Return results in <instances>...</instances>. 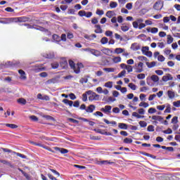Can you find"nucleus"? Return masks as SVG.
Masks as SVG:
<instances>
[{"label": "nucleus", "instance_id": "nucleus-1", "mask_svg": "<svg viewBox=\"0 0 180 180\" xmlns=\"http://www.w3.org/2000/svg\"><path fill=\"white\" fill-rule=\"evenodd\" d=\"M86 94L90 95L89 97V101H99V98H101L98 94H96V93L94 92L92 90L86 91Z\"/></svg>", "mask_w": 180, "mask_h": 180}, {"label": "nucleus", "instance_id": "nucleus-2", "mask_svg": "<svg viewBox=\"0 0 180 180\" xmlns=\"http://www.w3.org/2000/svg\"><path fill=\"white\" fill-rule=\"evenodd\" d=\"M164 8V1H158L155 3L153 5V9L155 11H161Z\"/></svg>", "mask_w": 180, "mask_h": 180}, {"label": "nucleus", "instance_id": "nucleus-3", "mask_svg": "<svg viewBox=\"0 0 180 180\" xmlns=\"http://www.w3.org/2000/svg\"><path fill=\"white\" fill-rule=\"evenodd\" d=\"M152 120H155V122H153V123H155V124H157V123H158V122H160V123H164V117H162L160 115L152 116Z\"/></svg>", "mask_w": 180, "mask_h": 180}, {"label": "nucleus", "instance_id": "nucleus-4", "mask_svg": "<svg viewBox=\"0 0 180 180\" xmlns=\"http://www.w3.org/2000/svg\"><path fill=\"white\" fill-rule=\"evenodd\" d=\"M81 68H84V65L79 63L73 68L72 70H74L75 74H79V72H81Z\"/></svg>", "mask_w": 180, "mask_h": 180}, {"label": "nucleus", "instance_id": "nucleus-5", "mask_svg": "<svg viewBox=\"0 0 180 180\" xmlns=\"http://www.w3.org/2000/svg\"><path fill=\"white\" fill-rule=\"evenodd\" d=\"M172 79H174V77L169 73H168L166 75L163 76L162 78V80L164 81V82H167L168 81H172Z\"/></svg>", "mask_w": 180, "mask_h": 180}, {"label": "nucleus", "instance_id": "nucleus-6", "mask_svg": "<svg viewBox=\"0 0 180 180\" xmlns=\"http://www.w3.org/2000/svg\"><path fill=\"white\" fill-rule=\"evenodd\" d=\"M46 68L41 67V65H37L34 67L33 70L35 72H40V71H44Z\"/></svg>", "mask_w": 180, "mask_h": 180}, {"label": "nucleus", "instance_id": "nucleus-7", "mask_svg": "<svg viewBox=\"0 0 180 180\" xmlns=\"http://www.w3.org/2000/svg\"><path fill=\"white\" fill-rule=\"evenodd\" d=\"M111 110H112V106L110 105H105L104 108H102L101 109V112H103V113H106V114L110 113Z\"/></svg>", "mask_w": 180, "mask_h": 180}, {"label": "nucleus", "instance_id": "nucleus-8", "mask_svg": "<svg viewBox=\"0 0 180 180\" xmlns=\"http://www.w3.org/2000/svg\"><path fill=\"white\" fill-rule=\"evenodd\" d=\"M91 54L95 56V57H101V56H102V52H101V51L91 49Z\"/></svg>", "mask_w": 180, "mask_h": 180}, {"label": "nucleus", "instance_id": "nucleus-9", "mask_svg": "<svg viewBox=\"0 0 180 180\" xmlns=\"http://www.w3.org/2000/svg\"><path fill=\"white\" fill-rule=\"evenodd\" d=\"M101 51L103 53V54H105V56H110V54L113 53V51L108 48H103L101 49Z\"/></svg>", "mask_w": 180, "mask_h": 180}, {"label": "nucleus", "instance_id": "nucleus-10", "mask_svg": "<svg viewBox=\"0 0 180 180\" xmlns=\"http://www.w3.org/2000/svg\"><path fill=\"white\" fill-rule=\"evenodd\" d=\"M143 65H144L143 63L141 62H139L138 63V65L136 66V72H138V73L143 72V71H144V70L143 69Z\"/></svg>", "mask_w": 180, "mask_h": 180}, {"label": "nucleus", "instance_id": "nucleus-11", "mask_svg": "<svg viewBox=\"0 0 180 180\" xmlns=\"http://www.w3.org/2000/svg\"><path fill=\"white\" fill-rule=\"evenodd\" d=\"M18 72L20 74V78L22 79V81H26L27 79V77H26V72L23 71L22 70H19Z\"/></svg>", "mask_w": 180, "mask_h": 180}, {"label": "nucleus", "instance_id": "nucleus-12", "mask_svg": "<svg viewBox=\"0 0 180 180\" xmlns=\"http://www.w3.org/2000/svg\"><path fill=\"white\" fill-rule=\"evenodd\" d=\"M141 49V46L139 44L134 43L131 45V50H133L134 51H136V50H140Z\"/></svg>", "mask_w": 180, "mask_h": 180}, {"label": "nucleus", "instance_id": "nucleus-13", "mask_svg": "<svg viewBox=\"0 0 180 180\" xmlns=\"http://www.w3.org/2000/svg\"><path fill=\"white\" fill-rule=\"evenodd\" d=\"M60 66L62 68L65 69L68 68V62H67L66 58H63L60 60Z\"/></svg>", "mask_w": 180, "mask_h": 180}, {"label": "nucleus", "instance_id": "nucleus-14", "mask_svg": "<svg viewBox=\"0 0 180 180\" xmlns=\"http://www.w3.org/2000/svg\"><path fill=\"white\" fill-rule=\"evenodd\" d=\"M146 30L148 33H153V34H155V33H158V28L157 27H148L146 28Z\"/></svg>", "mask_w": 180, "mask_h": 180}, {"label": "nucleus", "instance_id": "nucleus-15", "mask_svg": "<svg viewBox=\"0 0 180 180\" xmlns=\"http://www.w3.org/2000/svg\"><path fill=\"white\" fill-rule=\"evenodd\" d=\"M98 165H109L110 164H113L112 162L108 160H101L97 162Z\"/></svg>", "mask_w": 180, "mask_h": 180}, {"label": "nucleus", "instance_id": "nucleus-16", "mask_svg": "<svg viewBox=\"0 0 180 180\" xmlns=\"http://www.w3.org/2000/svg\"><path fill=\"white\" fill-rule=\"evenodd\" d=\"M84 39H86V40H94V39H96V34H92L91 35L85 34L84 36Z\"/></svg>", "mask_w": 180, "mask_h": 180}, {"label": "nucleus", "instance_id": "nucleus-17", "mask_svg": "<svg viewBox=\"0 0 180 180\" xmlns=\"http://www.w3.org/2000/svg\"><path fill=\"white\" fill-rule=\"evenodd\" d=\"M1 23L3 25H9L11 23V18H1Z\"/></svg>", "mask_w": 180, "mask_h": 180}, {"label": "nucleus", "instance_id": "nucleus-18", "mask_svg": "<svg viewBox=\"0 0 180 180\" xmlns=\"http://www.w3.org/2000/svg\"><path fill=\"white\" fill-rule=\"evenodd\" d=\"M55 150L56 151H59V153H61V154H67L68 153V150L63 148L56 147Z\"/></svg>", "mask_w": 180, "mask_h": 180}, {"label": "nucleus", "instance_id": "nucleus-19", "mask_svg": "<svg viewBox=\"0 0 180 180\" xmlns=\"http://www.w3.org/2000/svg\"><path fill=\"white\" fill-rule=\"evenodd\" d=\"M94 110H95V105H90L86 109V112H89V113H92V112H94Z\"/></svg>", "mask_w": 180, "mask_h": 180}, {"label": "nucleus", "instance_id": "nucleus-20", "mask_svg": "<svg viewBox=\"0 0 180 180\" xmlns=\"http://www.w3.org/2000/svg\"><path fill=\"white\" fill-rule=\"evenodd\" d=\"M167 96L169 98V99H174V98H175V92L169 90L167 91Z\"/></svg>", "mask_w": 180, "mask_h": 180}, {"label": "nucleus", "instance_id": "nucleus-21", "mask_svg": "<svg viewBox=\"0 0 180 180\" xmlns=\"http://www.w3.org/2000/svg\"><path fill=\"white\" fill-rule=\"evenodd\" d=\"M115 54H122V53H124V49L122 48H116L114 51Z\"/></svg>", "mask_w": 180, "mask_h": 180}, {"label": "nucleus", "instance_id": "nucleus-22", "mask_svg": "<svg viewBox=\"0 0 180 180\" xmlns=\"http://www.w3.org/2000/svg\"><path fill=\"white\" fill-rule=\"evenodd\" d=\"M96 30H95V33H103L102 28L101 27L100 25H95Z\"/></svg>", "mask_w": 180, "mask_h": 180}, {"label": "nucleus", "instance_id": "nucleus-23", "mask_svg": "<svg viewBox=\"0 0 180 180\" xmlns=\"http://www.w3.org/2000/svg\"><path fill=\"white\" fill-rule=\"evenodd\" d=\"M115 14V12H113L112 11H108L106 14L105 16H107V18H109L110 19L113 18Z\"/></svg>", "mask_w": 180, "mask_h": 180}, {"label": "nucleus", "instance_id": "nucleus-24", "mask_svg": "<svg viewBox=\"0 0 180 180\" xmlns=\"http://www.w3.org/2000/svg\"><path fill=\"white\" fill-rule=\"evenodd\" d=\"M63 103H65V105H69V106H72V105H74V102L72 101H69L68 99H63Z\"/></svg>", "mask_w": 180, "mask_h": 180}, {"label": "nucleus", "instance_id": "nucleus-25", "mask_svg": "<svg viewBox=\"0 0 180 180\" xmlns=\"http://www.w3.org/2000/svg\"><path fill=\"white\" fill-rule=\"evenodd\" d=\"M103 71H105V72H115L116 69L113 68H103Z\"/></svg>", "mask_w": 180, "mask_h": 180}, {"label": "nucleus", "instance_id": "nucleus-26", "mask_svg": "<svg viewBox=\"0 0 180 180\" xmlns=\"http://www.w3.org/2000/svg\"><path fill=\"white\" fill-rule=\"evenodd\" d=\"M150 79L153 82H158L160 81V77H158L157 75H153L150 77Z\"/></svg>", "mask_w": 180, "mask_h": 180}, {"label": "nucleus", "instance_id": "nucleus-27", "mask_svg": "<svg viewBox=\"0 0 180 180\" xmlns=\"http://www.w3.org/2000/svg\"><path fill=\"white\" fill-rule=\"evenodd\" d=\"M118 127H120V129H122V130H127V124L124 123H119Z\"/></svg>", "mask_w": 180, "mask_h": 180}, {"label": "nucleus", "instance_id": "nucleus-28", "mask_svg": "<svg viewBox=\"0 0 180 180\" xmlns=\"http://www.w3.org/2000/svg\"><path fill=\"white\" fill-rule=\"evenodd\" d=\"M112 61L115 64H117V63H120L122 61V58H120V56H115L112 58Z\"/></svg>", "mask_w": 180, "mask_h": 180}, {"label": "nucleus", "instance_id": "nucleus-29", "mask_svg": "<svg viewBox=\"0 0 180 180\" xmlns=\"http://www.w3.org/2000/svg\"><path fill=\"white\" fill-rule=\"evenodd\" d=\"M165 105L166 108V109L165 110V113H171V105L167 103Z\"/></svg>", "mask_w": 180, "mask_h": 180}, {"label": "nucleus", "instance_id": "nucleus-30", "mask_svg": "<svg viewBox=\"0 0 180 180\" xmlns=\"http://www.w3.org/2000/svg\"><path fill=\"white\" fill-rule=\"evenodd\" d=\"M156 64L157 63L155 61L151 63L146 62V65L148 68H153V67H155Z\"/></svg>", "mask_w": 180, "mask_h": 180}, {"label": "nucleus", "instance_id": "nucleus-31", "mask_svg": "<svg viewBox=\"0 0 180 180\" xmlns=\"http://www.w3.org/2000/svg\"><path fill=\"white\" fill-rule=\"evenodd\" d=\"M44 57H45V58H54V53H46L44 55Z\"/></svg>", "mask_w": 180, "mask_h": 180}, {"label": "nucleus", "instance_id": "nucleus-32", "mask_svg": "<svg viewBox=\"0 0 180 180\" xmlns=\"http://www.w3.org/2000/svg\"><path fill=\"white\" fill-rule=\"evenodd\" d=\"M104 86H105V88H112L113 87V82H108L106 83H105Z\"/></svg>", "mask_w": 180, "mask_h": 180}, {"label": "nucleus", "instance_id": "nucleus-33", "mask_svg": "<svg viewBox=\"0 0 180 180\" xmlns=\"http://www.w3.org/2000/svg\"><path fill=\"white\" fill-rule=\"evenodd\" d=\"M139 106H140V108H148V106H150V105L148 104V103L141 102L139 103Z\"/></svg>", "mask_w": 180, "mask_h": 180}, {"label": "nucleus", "instance_id": "nucleus-34", "mask_svg": "<svg viewBox=\"0 0 180 180\" xmlns=\"http://www.w3.org/2000/svg\"><path fill=\"white\" fill-rule=\"evenodd\" d=\"M124 143H125V144H131V143H133V139L130 138H125L124 139Z\"/></svg>", "mask_w": 180, "mask_h": 180}, {"label": "nucleus", "instance_id": "nucleus-35", "mask_svg": "<svg viewBox=\"0 0 180 180\" xmlns=\"http://www.w3.org/2000/svg\"><path fill=\"white\" fill-rule=\"evenodd\" d=\"M53 40H55V41H61V38L58 34H53Z\"/></svg>", "mask_w": 180, "mask_h": 180}, {"label": "nucleus", "instance_id": "nucleus-36", "mask_svg": "<svg viewBox=\"0 0 180 180\" xmlns=\"http://www.w3.org/2000/svg\"><path fill=\"white\" fill-rule=\"evenodd\" d=\"M129 88H131L132 89V91H136V89H137V86H136V84H133V83H129L128 84Z\"/></svg>", "mask_w": 180, "mask_h": 180}, {"label": "nucleus", "instance_id": "nucleus-37", "mask_svg": "<svg viewBox=\"0 0 180 180\" xmlns=\"http://www.w3.org/2000/svg\"><path fill=\"white\" fill-rule=\"evenodd\" d=\"M108 41H109V39L105 37L101 39V44H108Z\"/></svg>", "mask_w": 180, "mask_h": 180}, {"label": "nucleus", "instance_id": "nucleus-38", "mask_svg": "<svg viewBox=\"0 0 180 180\" xmlns=\"http://www.w3.org/2000/svg\"><path fill=\"white\" fill-rule=\"evenodd\" d=\"M7 127H10L11 129H18V125L15 124H6Z\"/></svg>", "mask_w": 180, "mask_h": 180}, {"label": "nucleus", "instance_id": "nucleus-39", "mask_svg": "<svg viewBox=\"0 0 180 180\" xmlns=\"http://www.w3.org/2000/svg\"><path fill=\"white\" fill-rule=\"evenodd\" d=\"M103 122H105V123H106V124H117V122H116V121H112V122H110V121H109V120H106V119H104L103 120Z\"/></svg>", "mask_w": 180, "mask_h": 180}, {"label": "nucleus", "instance_id": "nucleus-40", "mask_svg": "<svg viewBox=\"0 0 180 180\" xmlns=\"http://www.w3.org/2000/svg\"><path fill=\"white\" fill-rule=\"evenodd\" d=\"M171 123L172 124H176L178 123V117L176 116L173 117V118L172 119Z\"/></svg>", "mask_w": 180, "mask_h": 180}, {"label": "nucleus", "instance_id": "nucleus-41", "mask_svg": "<svg viewBox=\"0 0 180 180\" xmlns=\"http://www.w3.org/2000/svg\"><path fill=\"white\" fill-rule=\"evenodd\" d=\"M172 41H174V38H172L171 35H167V44H171Z\"/></svg>", "mask_w": 180, "mask_h": 180}, {"label": "nucleus", "instance_id": "nucleus-42", "mask_svg": "<svg viewBox=\"0 0 180 180\" xmlns=\"http://www.w3.org/2000/svg\"><path fill=\"white\" fill-rule=\"evenodd\" d=\"M117 3L116 1H110V8H117Z\"/></svg>", "mask_w": 180, "mask_h": 180}, {"label": "nucleus", "instance_id": "nucleus-43", "mask_svg": "<svg viewBox=\"0 0 180 180\" xmlns=\"http://www.w3.org/2000/svg\"><path fill=\"white\" fill-rule=\"evenodd\" d=\"M148 50H150V48L148 46H143L141 49L143 54L146 53L148 51Z\"/></svg>", "mask_w": 180, "mask_h": 180}, {"label": "nucleus", "instance_id": "nucleus-44", "mask_svg": "<svg viewBox=\"0 0 180 180\" xmlns=\"http://www.w3.org/2000/svg\"><path fill=\"white\" fill-rule=\"evenodd\" d=\"M129 29V26H127V25H122L121 26V30H122V32H128Z\"/></svg>", "mask_w": 180, "mask_h": 180}, {"label": "nucleus", "instance_id": "nucleus-45", "mask_svg": "<svg viewBox=\"0 0 180 180\" xmlns=\"http://www.w3.org/2000/svg\"><path fill=\"white\" fill-rule=\"evenodd\" d=\"M20 22H29V18L27 17H20Z\"/></svg>", "mask_w": 180, "mask_h": 180}, {"label": "nucleus", "instance_id": "nucleus-46", "mask_svg": "<svg viewBox=\"0 0 180 180\" xmlns=\"http://www.w3.org/2000/svg\"><path fill=\"white\" fill-rule=\"evenodd\" d=\"M18 103H20L21 105H26V100L25 98H19L18 100Z\"/></svg>", "mask_w": 180, "mask_h": 180}, {"label": "nucleus", "instance_id": "nucleus-47", "mask_svg": "<svg viewBox=\"0 0 180 180\" xmlns=\"http://www.w3.org/2000/svg\"><path fill=\"white\" fill-rule=\"evenodd\" d=\"M132 116H134V117H136L137 119H141V117H143V116L140 115V114H139L136 112H134L132 113Z\"/></svg>", "mask_w": 180, "mask_h": 180}, {"label": "nucleus", "instance_id": "nucleus-48", "mask_svg": "<svg viewBox=\"0 0 180 180\" xmlns=\"http://www.w3.org/2000/svg\"><path fill=\"white\" fill-rule=\"evenodd\" d=\"M127 72H133V67L131 65H127L126 69Z\"/></svg>", "mask_w": 180, "mask_h": 180}, {"label": "nucleus", "instance_id": "nucleus-49", "mask_svg": "<svg viewBox=\"0 0 180 180\" xmlns=\"http://www.w3.org/2000/svg\"><path fill=\"white\" fill-rule=\"evenodd\" d=\"M138 79H144L146 78V75L144 73H141L137 75Z\"/></svg>", "mask_w": 180, "mask_h": 180}, {"label": "nucleus", "instance_id": "nucleus-50", "mask_svg": "<svg viewBox=\"0 0 180 180\" xmlns=\"http://www.w3.org/2000/svg\"><path fill=\"white\" fill-rule=\"evenodd\" d=\"M13 154H15V155H17L18 157H20L21 158H26V155L22 154V153H16V152H13Z\"/></svg>", "mask_w": 180, "mask_h": 180}, {"label": "nucleus", "instance_id": "nucleus-51", "mask_svg": "<svg viewBox=\"0 0 180 180\" xmlns=\"http://www.w3.org/2000/svg\"><path fill=\"white\" fill-rule=\"evenodd\" d=\"M124 75H126V70H122L118 74L117 77L118 78H122V77H124Z\"/></svg>", "mask_w": 180, "mask_h": 180}, {"label": "nucleus", "instance_id": "nucleus-52", "mask_svg": "<svg viewBox=\"0 0 180 180\" xmlns=\"http://www.w3.org/2000/svg\"><path fill=\"white\" fill-rule=\"evenodd\" d=\"M60 41H67V35L65 34H61Z\"/></svg>", "mask_w": 180, "mask_h": 180}, {"label": "nucleus", "instance_id": "nucleus-53", "mask_svg": "<svg viewBox=\"0 0 180 180\" xmlns=\"http://www.w3.org/2000/svg\"><path fill=\"white\" fill-rule=\"evenodd\" d=\"M58 65H59L58 63H57V62L51 63V67H52V68H53V70L58 68Z\"/></svg>", "mask_w": 180, "mask_h": 180}, {"label": "nucleus", "instance_id": "nucleus-54", "mask_svg": "<svg viewBox=\"0 0 180 180\" xmlns=\"http://www.w3.org/2000/svg\"><path fill=\"white\" fill-rule=\"evenodd\" d=\"M139 124L141 127H147V122L146 121H140Z\"/></svg>", "mask_w": 180, "mask_h": 180}, {"label": "nucleus", "instance_id": "nucleus-55", "mask_svg": "<svg viewBox=\"0 0 180 180\" xmlns=\"http://www.w3.org/2000/svg\"><path fill=\"white\" fill-rule=\"evenodd\" d=\"M11 19V23H13V22H20V17L18 18H10Z\"/></svg>", "mask_w": 180, "mask_h": 180}, {"label": "nucleus", "instance_id": "nucleus-56", "mask_svg": "<svg viewBox=\"0 0 180 180\" xmlns=\"http://www.w3.org/2000/svg\"><path fill=\"white\" fill-rule=\"evenodd\" d=\"M96 13V15H98L99 16H102V15H103V13H105V12L103 11V10L97 9Z\"/></svg>", "mask_w": 180, "mask_h": 180}, {"label": "nucleus", "instance_id": "nucleus-57", "mask_svg": "<svg viewBox=\"0 0 180 180\" xmlns=\"http://www.w3.org/2000/svg\"><path fill=\"white\" fill-rule=\"evenodd\" d=\"M148 86H143L140 88V92H147L148 91Z\"/></svg>", "mask_w": 180, "mask_h": 180}, {"label": "nucleus", "instance_id": "nucleus-58", "mask_svg": "<svg viewBox=\"0 0 180 180\" xmlns=\"http://www.w3.org/2000/svg\"><path fill=\"white\" fill-rule=\"evenodd\" d=\"M158 60L162 63V61H165V57H164L162 55H160L158 57Z\"/></svg>", "mask_w": 180, "mask_h": 180}, {"label": "nucleus", "instance_id": "nucleus-59", "mask_svg": "<svg viewBox=\"0 0 180 180\" xmlns=\"http://www.w3.org/2000/svg\"><path fill=\"white\" fill-rule=\"evenodd\" d=\"M148 113L153 114V113H155V112H157V110L154 108H150L148 109Z\"/></svg>", "mask_w": 180, "mask_h": 180}, {"label": "nucleus", "instance_id": "nucleus-60", "mask_svg": "<svg viewBox=\"0 0 180 180\" xmlns=\"http://www.w3.org/2000/svg\"><path fill=\"white\" fill-rule=\"evenodd\" d=\"M49 169L50 171H51V172H53V174H54V175H56V176H60V173L58 172H57L53 169Z\"/></svg>", "mask_w": 180, "mask_h": 180}, {"label": "nucleus", "instance_id": "nucleus-61", "mask_svg": "<svg viewBox=\"0 0 180 180\" xmlns=\"http://www.w3.org/2000/svg\"><path fill=\"white\" fill-rule=\"evenodd\" d=\"M138 113L139 115H144V113H146V110H144L143 108H139L138 109Z\"/></svg>", "mask_w": 180, "mask_h": 180}, {"label": "nucleus", "instance_id": "nucleus-62", "mask_svg": "<svg viewBox=\"0 0 180 180\" xmlns=\"http://www.w3.org/2000/svg\"><path fill=\"white\" fill-rule=\"evenodd\" d=\"M69 65L72 68V70L75 67V63H74V61L70 60H69Z\"/></svg>", "mask_w": 180, "mask_h": 180}, {"label": "nucleus", "instance_id": "nucleus-63", "mask_svg": "<svg viewBox=\"0 0 180 180\" xmlns=\"http://www.w3.org/2000/svg\"><path fill=\"white\" fill-rule=\"evenodd\" d=\"M173 105H174V106H175L176 108H179V106H180V100H179V101H177L173 102Z\"/></svg>", "mask_w": 180, "mask_h": 180}, {"label": "nucleus", "instance_id": "nucleus-64", "mask_svg": "<svg viewBox=\"0 0 180 180\" xmlns=\"http://www.w3.org/2000/svg\"><path fill=\"white\" fill-rule=\"evenodd\" d=\"M147 130L148 131H154V127L153 125H149Z\"/></svg>", "mask_w": 180, "mask_h": 180}]
</instances>
